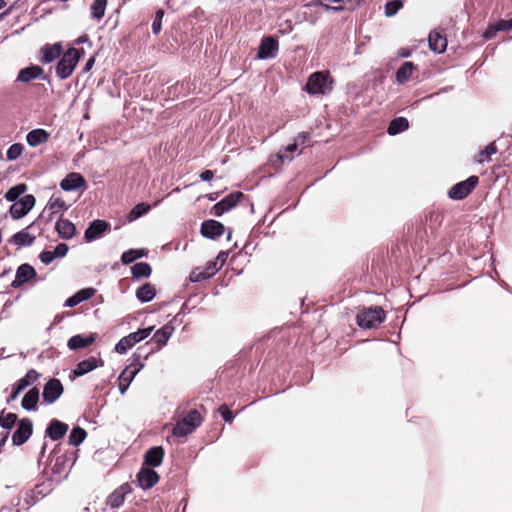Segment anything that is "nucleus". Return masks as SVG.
I'll use <instances>...</instances> for the list:
<instances>
[{
  "label": "nucleus",
  "mask_w": 512,
  "mask_h": 512,
  "mask_svg": "<svg viewBox=\"0 0 512 512\" xmlns=\"http://www.w3.org/2000/svg\"><path fill=\"white\" fill-rule=\"evenodd\" d=\"M385 317V311L379 306L363 308L357 314V324L364 329H373L384 322Z\"/></svg>",
  "instance_id": "nucleus-1"
},
{
  "label": "nucleus",
  "mask_w": 512,
  "mask_h": 512,
  "mask_svg": "<svg viewBox=\"0 0 512 512\" xmlns=\"http://www.w3.org/2000/svg\"><path fill=\"white\" fill-rule=\"evenodd\" d=\"M80 59L79 50L76 48H69L58 61L56 66V75L61 80L67 79L73 73L78 61Z\"/></svg>",
  "instance_id": "nucleus-2"
},
{
  "label": "nucleus",
  "mask_w": 512,
  "mask_h": 512,
  "mask_svg": "<svg viewBox=\"0 0 512 512\" xmlns=\"http://www.w3.org/2000/svg\"><path fill=\"white\" fill-rule=\"evenodd\" d=\"M201 422L200 413L197 410H191L186 417L176 423L172 433L174 436L184 437L194 432Z\"/></svg>",
  "instance_id": "nucleus-3"
},
{
  "label": "nucleus",
  "mask_w": 512,
  "mask_h": 512,
  "mask_svg": "<svg viewBox=\"0 0 512 512\" xmlns=\"http://www.w3.org/2000/svg\"><path fill=\"white\" fill-rule=\"evenodd\" d=\"M332 80L326 72L313 73L306 84V91L310 94H326L331 90Z\"/></svg>",
  "instance_id": "nucleus-4"
},
{
  "label": "nucleus",
  "mask_w": 512,
  "mask_h": 512,
  "mask_svg": "<svg viewBox=\"0 0 512 512\" xmlns=\"http://www.w3.org/2000/svg\"><path fill=\"white\" fill-rule=\"evenodd\" d=\"M153 331V327H147L139 329L136 332L130 333L129 335L121 338L115 345V352L119 354H125L129 349L140 341L146 339Z\"/></svg>",
  "instance_id": "nucleus-5"
},
{
  "label": "nucleus",
  "mask_w": 512,
  "mask_h": 512,
  "mask_svg": "<svg viewBox=\"0 0 512 512\" xmlns=\"http://www.w3.org/2000/svg\"><path fill=\"white\" fill-rule=\"evenodd\" d=\"M144 367V363L140 361L139 356L122 371L118 378L119 391L123 395L126 393L130 383L133 381L138 372Z\"/></svg>",
  "instance_id": "nucleus-6"
},
{
  "label": "nucleus",
  "mask_w": 512,
  "mask_h": 512,
  "mask_svg": "<svg viewBox=\"0 0 512 512\" xmlns=\"http://www.w3.org/2000/svg\"><path fill=\"white\" fill-rule=\"evenodd\" d=\"M479 178L470 176L465 181L455 184L448 192L449 198L453 200H462L467 197L477 186Z\"/></svg>",
  "instance_id": "nucleus-7"
},
{
  "label": "nucleus",
  "mask_w": 512,
  "mask_h": 512,
  "mask_svg": "<svg viewBox=\"0 0 512 512\" xmlns=\"http://www.w3.org/2000/svg\"><path fill=\"white\" fill-rule=\"evenodd\" d=\"M279 51V43L273 36H266L262 38L258 47V59H274Z\"/></svg>",
  "instance_id": "nucleus-8"
},
{
  "label": "nucleus",
  "mask_w": 512,
  "mask_h": 512,
  "mask_svg": "<svg viewBox=\"0 0 512 512\" xmlns=\"http://www.w3.org/2000/svg\"><path fill=\"white\" fill-rule=\"evenodd\" d=\"M35 205V197L31 194L23 196L20 200L14 202L10 207V215L13 219L24 217Z\"/></svg>",
  "instance_id": "nucleus-9"
},
{
  "label": "nucleus",
  "mask_w": 512,
  "mask_h": 512,
  "mask_svg": "<svg viewBox=\"0 0 512 512\" xmlns=\"http://www.w3.org/2000/svg\"><path fill=\"white\" fill-rule=\"evenodd\" d=\"M243 197L244 194L239 191L229 194L213 206V214L217 217L222 216L224 213L233 209Z\"/></svg>",
  "instance_id": "nucleus-10"
},
{
  "label": "nucleus",
  "mask_w": 512,
  "mask_h": 512,
  "mask_svg": "<svg viewBox=\"0 0 512 512\" xmlns=\"http://www.w3.org/2000/svg\"><path fill=\"white\" fill-rule=\"evenodd\" d=\"M63 393V385L59 379L52 378L44 386L43 400L47 404H53Z\"/></svg>",
  "instance_id": "nucleus-11"
},
{
  "label": "nucleus",
  "mask_w": 512,
  "mask_h": 512,
  "mask_svg": "<svg viewBox=\"0 0 512 512\" xmlns=\"http://www.w3.org/2000/svg\"><path fill=\"white\" fill-rule=\"evenodd\" d=\"M32 428H33V424H32L31 420H29L27 418L22 419L19 422L18 427L12 436L13 444L14 445L24 444L31 436Z\"/></svg>",
  "instance_id": "nucleus-12"
},
{
  "label": "nucleus",
  "mask_w": 512,
  "mask_h": 512,
  "mask_svg": "<svg viewBox=\"0 0 512 512\" xmlns=\"http://www.w3.org/2000/svg\"><path fill=\"white\" fill-rule=\"evenodd\" d=\"M158 481V473L150 467L143 466L137 474V482L142 489H150Z\"/></svg>",
  "instance_id": "nucleus-13"
},
{
  "label": "nucleus",
  "mask_w": 512,
  "mask_h": 512,
  "mask_svg": "<svg viewBox=\"0 0 512 512\" xmlns=\"http://www.w3.org/2000/svg\"><path fill=\"white\" fill-rule=\"evenodd\" d=\"M37 275L36 270L29 264H22L18 267L15 275V279L12 281L11 286L13 288H19L24 283L35 278Z\"/></svg>",
  "instance_id": "nucleus-14"
},
{
  "label": "nucleus",
  "mask_w": 512,
  "mask_h": 512,
  "mask_svg": "<svg viewBox=\"0 0 512 512\" xmlns=\"http://www.w3.org/2000/svg\"><path fill=\"white\" fill-rule=\"evenodd\" d=\"M225 232L224 225L216 220H205L201 225V234L209 239H216Z\"/></svg>",
  "instance_id": "nucleus-15"
},
{
  "label": "nucleus",
  "mask_w": 512,
  "mask_h": 512,
  "mask_svg": "<svg viewBox=\"0 0 512 512\" xmlns=\"http://www.w3.org/2000/svg\"><path fill=\"white\" fill-rule=\"evenodd\" d=\"M60 187L64 191L84 189L86 187V181L80 173L71 172L60 182Z\"/></svg>",
  "instance_id": "nucleus-16"
},
{
  "label": "nucleus",
  "mask_w": 512,
  "mask_h": 512,
  "mask_svg": "<svg viewBox=\"0 0 512 512\" xmlns=\"http://www.w3.org/2000/svg\"><path fill=\"white\" fill-rule=\"evenodd\" d=\"M132 492L129 483H124L115 489L108 497L107 504L112 508H118L123 505L127 494Z\"/></svg>",
  "instance_id": "nucleus-17"
},
{
  "label": "nucleus",
  "mask_w": 512,
  "mask_h": 512,
  "mask_svg": "<svg viewBox=\"0 0 512 512\" xmlns=\"http://www.w3.org/2000/svg\"><path fill=\"white\" fill-rule=\"evenodd\" d=\"M109 227V223L104 220H94L86 229L84 238L87 242H91L101 237L109 229Z\"/></svg>",
  "instance_id": "nucleus-18"
},
{
  "label": "nucleus",
  "mask_w": 512,
  "mask_h": 512,
  "mask_svg": "<svg viewBox=\"0 0 512 512\" xmlns=\"http://www.w3.org/2000/svg\"><path fill=\"white\" fill-rule=\"evenodd\" d=\"M103 365L104 362L101 358L89 357L77 364L76 368L73 370V375L80 377Z\"/></svg>",
  "instance_id": "nucleus-19"
},
{
  "label": "nucleus",
  "mask_w": 512,
  "mask_h": 512,
  "mask_svg": "<svg viewBox=\"0 0 512 512\" xmlns=\"http://www.w3.org/2000/svg\"><path fill=\"white\" fill-rule=\"evenodd\" d=\"M68 431V425L57 419H52L46 428V436L51 440L57 441L65 436Z\"/></svg>",
  "instance_id": "nucleus-20"
},
{
  "label": "nucleus",
  "mask_w": 512,
  "mask_h": 512,
  "mask_svg": "<svg viewBox=\"0 0 512 512\" xmlns=\"http://www.w3.org/2000/svg\"><path fill=\"white\" fill-rule=\"evenodd\" d=\"M97 338L96 333H90L87 336H83L80 334L72 336L68 342L67 346L70 350H78L82 348H86L90 345H92Z\"/></svg>",
  "instance_id": "nucleus-21"
},
{
  "label": "nucleus",
  "mask_w": 512,
  "mask_h": 512,
  "mask_svg": "<svg viewBox=\"0 0 512 512\" xmlns=\"http://www.w3.org/2000/svg\"><path fill=\"white\" fill-rule=\"evenodd\" d=\"M55 229L62 239H71L76 234L75 225L68 219L60 218L55 223Z\"/></svg>",
  "instance_id": "nucleus-22"
},
{
  "label": "nucleus",
  "mask_w": 512,
  "mask_h": 512,
  "mask_svg": "<svg viewBox=\"0 0 512 512\" xmlns=\"http://www.w3.org/2000/svg\"><path fill=\"white\" fill-rule=\"evenodd\" d=\"M164 458V449L161 446L150 448L144 457V464L146 467H158L161 465Z\"/></svg>",
  "instance_id": "nucleus-23"
},
{
  "label": "nucleus",
  "mask_w": 512,
  "mask_h": 512,
  "mask_svg": "<svg viewBox=\"0 0 512 512\" xmlns=\"http://www.w3.org/2000/svg\"><path fill=\"white\" fill-rule=\"evenodd\" d=\"M43 73L44 71L40 66L32 65L21 69L18 73L17 80L23 83H28L33 79L40 78Z\"/></svg>",
  "instance_id": "nucleus-24"
},
{
  "label": "nucleus",
  "mask_w": 512,
  "mask_h": 512,
  "mask_svg": "<svg viewBox=\"0 0 512 512\" xmlns=\"http://www.w3.org/2000/svg\"><path fill=\"white\" fill-rule=\"evenodd\" d=\"M68 208L69 205H67L62 198L52 195L45 209L50 213L49 219L51 220L53 215L63 213L68 210Z\"/></svg>",
  "instance_id": "nucleus-25"
},
{
  "label": "nucleus",
  "mask_w": 512,
  "mask_h": 512,
  "mask_svg": "<svg viewBox=\"0 0 512 512\" xmlns=\"http://www.w3.org/2000/svg\"><path fill=\"white\" fill-rule=\"evenodd\" d=\"M50 134L41 128H37L28 132L26 136L27 143L31 147H36L48 141Z\"/></svg>",
  "instance_id": "nucleus-26"
},
{
  "label": "nucleus",
  "mask_w": 512,
  "mask_h": 512,
  "mask_svg": "<svg viewBox=\"0 0 512 512\" xmlns=\"http://www.w3.org/2000/svg\"><path fill=\"white\" fill-rule=\"evenodd\" d=\"M41 62L51 63L58 58L62 53V46L59 43L46 45L41 49Z\"/></svg>",
  "instance_id": "nucleus-27"
},
{
  "label": "nucleus",
  "mask_w": 512,
  "mask_h": 512,
  "mask_svg": "<svg viewBox=\"0 0 512 512\" xmlns=\"http://www.w3.org/2000/svg\"><path fill=\"white\" fill-rule=\"evenodd\" d=\"M429 47L436 53H442L446 50L447 40L439 32L432 31L428 37Z\"/></svg>",
  "instance_id": "nucleus-28"
},
{
  "label": "nucleus",
  "mask_w": 512,
  "mask_h": 512,
  "mask_svg": "<svg viewBox=\"0 0 512 512\" xmlns=\"http://www.w3.org/2000/svg\"><path fill=\"white\" fill-rule=\"evenodd\" d=\"M39 401V390L34 387L30 389L23 397L21 405L27 411L37 410V403Z\"/></svg>",
  "instance_id": "nucleus-29"
},
{
  "label": "nucleus",
  "mask_w": 512,
  "mask_h": 512,
  "mask_svg": "<svg viewBox=\"0 0 512 512\" xmlns=\"http://www.w3.org/2000/svg\"><path fill=\"white\" fill-rule=\"evenodd\" d=\"M35 241V236L31 235L27 232L26 229H23L17 233H15L9 242L13 245L23 247V246H31Z\"/></svg>",
  "instance_id": "nucleus-30"
},
{
  "label": "nucleus",
  "mask_w": 512,
  "mask_h": 512,
  "mask_svg": "<svg viewBox=\"0 0 512 512\" xmlns=\"http://www.w3.org/2000/svg\"><path fill=\"white\" fill-rule=\"evenodd\" d=\"M416 70V66L412 62H404L396 73V81L399 84L409 81Z\"/></svg>",
  "instance_id": "nucleus-31"
},
{
  "label": "nucleus",
  "mask_w": 512,
  "mask_h": 512,
  "mask_svg": "<svg viewBox=\"0 0 512 512\" xmlns=\"http://www.w3.org/2000/svg\"><path fill=\"white\" fill-rule=\"evenodd\" d=\"M173 330V327L165 325L154 333L152 340L157 343L159 347H162L168 342Z\"/></svg>",
  "instance_id": "nucleus-32"
},
{
  "label": "nucleus",
  "mask_w": 512,
  "mask_h": 512,
  "mask_svg": "<svg viewBox=\"0 0 512 512\" xmlns=\"http://www.w3.org/2000/svg\"><path fill=\"white\" fill-rule=\"evenodd\" d=\"M156 295L155 288L152 284L146 283L136 291V297L139 301L146 303L150 302Z\"/></svg>",
  "instance_id": "nucleus-33"
},
{
  "label": "nucleus",
  "mask_w": 512,
  "mask_h": 512,
  "mask_svg": "<svg viewBox=\"0 0 512 512\" xmlns=\"http://www.w3.org/2000/svg\"><path fill=\"white\" fill-rule=\"evenodd\" d=\"M408 127H409L408 120L404 117H398V118L393 119L390 122L387 132L390 135H396L398 133L405 131L406 129H408Z\"/></svg>",
  "instance_id": "nucleus-34"
},
{
  "label": "nucleus",
  "mask_w": 512,
  "mask_h": 512,
  "mask_svg": "<svg viewBox=\"0 0 512 512\" xmlns=\"http://www.w3.org/2000/svg\"><path fill=\"white\" fill-rule=\"evenodd\" d=\"M512 29V18L509 20H501L495 25L491 26L484 34L485 38H492L498 31H509Z\"/></svg>",
  "instance_id": "nucleus-35"
},
{
  "label": "nucleus",
  "mask_w": 512,
  "mask_h": 512,
  "mask_svg": "<svg viewBox=\"0 0 512 512\" xmlns=\"http://www.w3.org/2000/svg\"><path fill=\"white\" fill-rule=\"evenodd\" d=\"M146 255L147 252L144 249H129L122 253L121 261L123 264L127 265L134 262L136 259L145 257Z\"/></svg>",
  "instance_id": "nucleus-36"
},
{
  "label": "nucleus",
  "mask_w": 512,
  "mask_h": 512,
  "mask_svg": "<svg viewBox=\"0 0 512 512\" xmlns=\"http://www.w3.org/2000/svg\"><path fill=\"white\" fill-rule=\"evenodd\" d=\"M152 269L148 263L139 262L131 267V273L133 278L140 279L142 277L150 276Z\"/></svg>",
  "instance_id": "nucleus-37"
},
{
  "label": "nucleus",
  "mask_w": 512,
  "mask_h": 512,
  "mask_svg": "<svg viewBox=\"0 0 512 512\" xmlns=\"http://www.w3.org/2000/svg\"><path fill=\"white\" fill-rule=\"evenodd\" d=\"M497 151H498V149H497L495 143H490L489 145H487L483 150H481L478 153L475 160L479 164L489 162V161H491V156L496 154Z\"/></svg>",
  "instance_id": "nucleus-38"
},
{
  "label": "nucleus",
  "mask_w": 512,
  "mask_h": 512,
  "mask_svg": "<svg viewBox=\"0 0 512 512\" xmlns=\"http://www.w3.org/2000/svg\"><path fill=\"white\" fill-rule=\"evenodd\" d=\"M150 209L151 206L149 204L139 203L135 207H133V209L129 212V214L127 215V220L129 222H133L136 219L148 213Z\"/></svg>",
  "instance_id": "nucleus-39"
},
{
  "label": "nucleus",
  "mask_w": 512,
  "mask_h": 512,
  "mask_svg": "<svg viewBox=\"0 0 512 512\" xmlns=\"http://www.w3.org/2000/svg\"><path fill=\"white\" fill-rule=\"evenodd\" d=\"M86 436L87 433L83 428L79 426L74 427L69 435V443L73 446H78L85 440Z\"/></svg>",
  "instance_id": "nucleus-40"
},
{
  "label": "nucleus",
  "mask_w": 512,
  "mask_h": 512,
  "mask_svg": "<svg viewBox=\"0 0 512 512\" xmlns=\"http://www.w3.org/2000/svg\"><path fill=\"white\" fill-rule=\"evenodd\" d=\"M106 5L107 0H94L91 5L92 17L96 20L102 19L105 14Z\"/></svg>",
  "instance_id": "nucleus-41"
},
{
  "label": "nucleus",
  "mask_w": 512,
  "mask_h": 512,
  "mask_svg": "<svg viewBox=\"0 0 512 512\" xmlns=\"http://www.w3.org/2000/svg\"><path fill=\"white\" fill-rule=\"evenodd\" d=\"M228 258L227 252H220L216 259L212 262H209L206 266L212 275H214L226 262Z\"/></svg>",
  "instance_id": "nucleus-42"
},
{
  "label": "nucleus",
  "mask_w": 512,
  "mask_h": 512,
  "mask_svg": "<svg viewBox=\"0 0 512 512\" xmlns=\"http://www.w3.org/2000/svg\"><path fill=\"white\" fill-rule=\"evenodd\" d=\"M297 150L298 145L297 143L294 142L293 144H290L286 146L283 150L279 151L277 157L281 160V162H290L294 158L293 153L296 152Z\"/></svg>",
  "instance_id": "nucleus-43"
},
{
  "label": "nucleus",
  "mask_w": 512,
  "mask_h": 512,
  "mask_svg": "<svg viewBox=\"0 0 512 512\" xmlns=\"http://www.w3.org/2000/svg\"><path fill=\"white\" fill-rule=\"evenodd\" d=\"M211 276L213 275L210 273L207 267L205 269L196 268L190 273L189 279L191 282H201L210 278Z\"/></svg>",
  "instance_id": "nucleus-44"
},
{
  "label": "nucleus",
  "mask_w": 512,
  "mask_h": 512,
  "mask_svg": "<svg viewBox=\"0 0 512 512\" xmlns=\"http://www.w3.org/2000/svg\"><path fill=\"white\" fill-rule=\"evenodd\" d=\"M24 150V146L21 143H14L12 144L7 152H6V158L8 161H14L17 158L20 157Z\"/></svg>",
  "instance_id": "nucleus-45"
},
{
  "label": "nucleus",
  "mask_w": 512,
  "mask_h": 512,
  "mask_svg": "<svg viewBox=\"0 0 512 512\" xmlns=\"http://www.w3.org/2000/svg\"><path fill=\"white\" fill-rule=\"evenodd\" d=\"M319 5L325 10L339 11L344 9L342 0H318Z\"/></svg>",
  "instance_id": "nucleus-46"
},
{
  "label": "nucleus",
  "mask_w": 512,
  "mask_h": 512,
  "mask_svg": "<svg viewBox=\"0 0 512 512\" xmlns=\"http://www.w3.org/2000/svg\"><path fill=\"white\" fill-rule=\"evenodd\" d=\"M26 190V185L25 184H19V185H16L12 188H10L6 194H5V198L7 201H15L22 193H24Z\"/></svg>",
  "instance_id": "nucleus-47"
},
{
  "label": "nucleus",
  "mask_w": 512,
  "mask_h": 512,
  "mask_svg": "<svg viewBox=\"0 0 512 512\" xmlns=\"http://www.w3.org/2000/svg\"><path fill=\"white\" fill-rule=\"evenodd\" d=\"M403 6V1L393 0L389 1L385 5V14L388 17L394 16Z\"/></svg>",
  "instance_id": "nucleus-48"
},
{
  "label": "nucleus",
  "mask_w": 512,
  "mask_h": 512,
  "mask_svg": "<svg viewBox=\"0 0 512 512\" xmlns=\"http://www.w3.org/2000/svg\"><path fill=\"white\" fill-rule=\"evenodd\" d=\"M163 16H164L163 10L160 9L156 12L155 18L152 23V31L154 34H158L161 31Z\"/></svg>",
  "instance_id": "nucleus-49"
},
{
  "label": "nucleus",
  "mask_w": 512,
  "mask_h": 512,
  "mask_svg": "<svg viewBox=\"0 0 512 512\" xmlns=\"http://www.w3.org/2000/svg\"><path fill=\"white\" fill-rule=\"evenodd\" d=\"M17 420V416L14 413H8L6 416L1 417V426L5 429L11 428Z\"/></svg>",
  "instance_id": "nucleus-50"
},
{
  "label": "nucleus",
  "mask_w": 512,
  "mask_h": 512,
  "mask_svg": "<svg viewBox=\"0 0 512 512\" xmlns=\"http://www.w3.org/2000/svg\"><path fill=\"white\" fill-rule=\"evenodd\" d=\"M96 293V290L94 288H84L79 290L76 295L78 296L80 302L89 300L92 298Z\"/></svg>",
  "instance_id": "nucleus-51"
},
{
  "label": "nucleus",
  "mask_w": 512,
  "mask_h": 512,
  "mask_svg": "<svg viewBox=\"0 0 512 512\" xmlns=\"http://www.w3.org/2000/svg\"><path fill=\"white\" fill-rule=\"evenodd\" d=\"M39 258L41 262L45 265H49L56 259L55 255L53 254V251L45 250L40 253Z\"/></svg>",
  "instance_id": "nucleus-52"
},
{
  "label": "nucleus",
  "mask_w": 512,
  "mask_h": 512,
  "mask_svg": "<svg viewBox=\"0 0 512 512\" xmlns=\"http://www.w3.org/2000/svg\"><path fill=\"white\" fill-rule=\"evenodd\" d=\"M68 246L65 243H59L53 250V254L56 258H62L68 253Z\"/></svg>",
  "instance_id": "nucleus-53"
},
{
  "label": "nucleus",
  "mask_w": 512,
  "mask_h": 512,
  "mask_svg": "<svg viewBox=\"0 0 512 512\" xmlns=\"http://www.w3.org/2000/svg\"><path fill=\"white\" fill-rule=\"evenodd\" d=\"M219 412L221 414V416L223 417V419L226 421V422H232L233 419H234V414L231 410H229V408L226 406V405H222L220 406L219 408Z\"/></svg>",
  "instance_id": "nucleus-54"
},
{
  "label": "nucleus",
  "mask_w": 512,
  "mask_h": 512,
  "mask_svg": "<svg viewBox=\"0 0 512 512\" xmlns=\"http://www.w3.org/2000/svg\"><path fill=\"white\" fill-rule=\"evenodd\" d=\"M23 378L24 380L27 381L28 385H31L38 380L39 373L36 370L31 369L26 373V375Z\"/></svg>",
  "instance_id": "nucleus-55"
},
{
  "label": "nucleus",
  "mask_w": 512,
  "mask_h": 512,
  "mask_svg": "<svg viewBox=\"0 0 512 512\" xmlns=\"http://www.w3.org/2000/svg\"><path fill=\"white\" fill-rule=\"evenodd\" d=\"M79 303H81V302H80V300H79L78 296H77V295H76V293H75L73 296L69 297V298L65 301L64 306H65V307H74V306L78 305Z\"/></svg>",
  "instance_id": "nucleus-56"
},
{
  "label": "nucleus",
  "mask_w": 512,
  "mask_h": 512,
  "mask_svg": "<svg viewBox=\"0 0 512 512\" xmlns=\"http://www.w3.org/2000/svg\"><path fill=\"white\" fill-rule=\"evenodd\" d=\"M13 386L17 388L18 391H23L26 387H28V383L24 378L19 379Z\"/></svg>",
  "instance_id": "nucleus-57"
},
{
  "label": "nucleus",
  "mask_w": 512,
  "mask_h": 512,
  "mask_svg": "<svg viewBox=\"0 0 512 512\" xmlns=\"http://www.w3.org/2000/svg\"><path fill=\"white\" fill-rule=\"evenodd\" d=\"M307 138H308V133H305V132L299 133L297 135V137L295 138V143H297V145L304 144L306 142Z\"/></svg>",
  "instance_id": "nucleus-58"
},
{
  "label": "nucleus",
  "mask_w": 512,
  "mask_h": 512,
  "mask_svg": "<svg viewBox=\"0 0 512 512\" xmlns=\"http://www.w3.org/2000/svg\"><path fill=\"white\" fill-rule=\"evenodd\" d=\"M214 174L211 170H205L200 174V178L203 181H210L213 178Z\"/></svg>",
  "instance_id": "nucleus-59"
},
{
  "label": "nucleus",
  "mask_w": 512,
  "mask_h": 512,
  "mask_svg": "<svg viewBox=\"0 0 512 512\" xmlns=\"http://www.w3.org/2000/svg\"><path fill=\"white\" fill-rule=\"evenodd\" d=\"M94 63H95V60H94V58H93V57H91L90 59H88V61H87V62H86V64H85V67H84V69H83V72H84V73L89 72V71L92 69V67H93Z\"/></svg>",
  "instance_id": "nucleus-60"
},
{
  "label": "nucleus",
  "mask_w": 512,
  "mask_h": 512,
  "mask_svg": "<svg viewBox=\"0 0 512 512\" xmlns=\"http://www.w3.org/2000/svg\"><path fill=\"white\" fill-rule=\"evenodd\" d=\"M19 394H20V391H18L17 388L15 386H13L12 393H11L10 398L8 399V401L16 400Z\"/></svg>",
  "instance_id": "nucleus-61"
},
{
  "label": "nucleus",
  "mask_w": 512,
  "mask_h": 512,
  "mask_svg": "<svg viewBox=\"0 0 512 512\" xmlns=\"http://www.w3.org/2000/svg\"><path fill=\"white\" fill-rule=\"evenodd\" d=\"M343 5H349L350 7H355L359 4L360 0H342Z\"/></svg>",
  "instance_id": "nucleus-62"
},
{
  "label": "nucleus",
  "mask_w": 512,
  "mask_h": 512,
  "mask_svg": "<svg viewBox=\"0 0 512 512\" xmlns=\"http://www.w3.org/2000/svg\"><path fill=\"white\" fill-rule=\"evenodd\" d=\"M62 319H63L62 315H56L54 318L53 324L56 325V324L60 323L62 321Z\"/></svg>",
  "instance_id": "nucleus-63"
},
{
  "label": "nucleus",
  "mask_w": 512,
  "mask_h": 512,
  "mask_svg": "<svg viewBox=\"0 0 512 512\" xmlns=\"http://www.w3.org/2000/svg\"><path fill=\"white\" fill-rule=\"evenodd\" d=\"M399 55L401 57H409L410 56V51L409 50H401Z\"/></svg>",
  "instance_id": "nucleus-64"
}]
</instances>
